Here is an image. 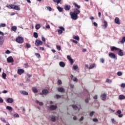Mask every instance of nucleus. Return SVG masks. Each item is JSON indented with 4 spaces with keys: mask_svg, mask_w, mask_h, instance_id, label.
I'll return each mask as SVG.
<instances>
[{
    "mask_svg": "<svg viewBox=\"0 0 125 125\" xmlns=\"http://www.w3.org/2000/svg\"><path fill=\"white\" fill-rule=\"evenodd\" d=\"M6 26V24L5 23H0V28L5 27Z\"/></svg>",
    "mask_w": 125,
    "mask_h": 125,
    "instance_id": "obj_38",
    "label": "nucleus"
},
{
    "mask_svg": "<svg viewBox=\"0 0 125 125\" xmlns=\"http://www.w3.org/2000/svg\"><path fill=\"white\" fill-rule=\"evenodd\" d=\"M21 93L23 95H28V92L25 90L21 91Z\"/></svg>",
    "mask_w": 125,
    "mask_h": 125,
    "instance_id": "obj_17",
    "label": "nucleus"
},
{
    "mask_svg": "<svg viewBox=\"0 0 125 125\" xmlns=\"http://www.w3.org/2000/svg\"><path fill=\"white\" fill-rule=\"evenodd\" d=\"M35 55L38 58H40L41 57V55L38 53H35Z\"/></svg>",
    "mask_w": 125,
    "mask_h": 125,
    "instance_id": "obj_43",
    "label": "nucleus"
},
{
    "mask_svg": "<svg viewBox=\"0 0 125 125\" xmlns=\"http://www.w3.org/2000/svg\"><path fill=\"white\" fill-rule=\"evenodd\" d=\"M73 5L74 6L77 8L74 9L73 12H70L69 14L71 16V18L73 20H77L79 19L78 15L81 14V6L78 5L76 2H74Z\"/></svg>",
    "mask_w": 125,
    "mask_h": 125,
    "instance_id": "obj_1",
    "label": "nucleus"
},
{
    "mask_svg": "<svg viewBox=\"0 0 125 125\" xmlns=\"http://www.w3.org/2000/svg\"><path fill=\"white\" fill-rule=\"evenodd\" d=\"M58 83L59 85L62 84V81L61 80H58Z\"/></svg>",
    "mask_w": 125,
    "mask_h": 125,
    "instance_id": "obj_52",
    "label": "nucleus"
},
{
    "mask_svg": "<svg viewBox=\"0 0 125 125\" xmlns=\"http://www.w3.org/2000/svg\"><path fill=\"white\" fill-rule=\"evenodd\" d=\"M94 114H95V111H91V112L90 113V114H89V116H90V117H92V116L94 115Z\"/></svg>",
    "mask_w": 125,
    "mask_h": 125,
    "instance_id": "obj_49",
    "label": "nucleus"
},
{
    "mask_svg": "<svg viewBox=\"0 0 125 125\" xmlns=\"http://www.w3.org/2000/svg\"><path fill=\"white\" fill-rule=\"evenodd\" d=\"M16 42L20 44H22L24 42V39L23 37L19 36L16 38Z\"/></svg>",
    "mask_w": 125,
    "mask_h": 125,
    "instance_id": "obj_2",
    "label": "nucleus"
},
{
    "mask_svg": "<svg viewBox=\"0 0 125 125\" xmlns=\"http://www.w3.org/2000/svg\"><path fill=\"white\" fill-rule=\"evenodd\" d=\"M114 22L115 23L117 24H121V22H120V19L118 17H116L115 20H114Z\"/></svg>",
    "mask_w": 125,
    "mask_h": 125,
    "instance_id": "obj_11",
    "label": "nucleus"
},
{
    "mask_svg": "<svg viewBox=\"0 0 125 125\" xmlns=\"http://www.w3.org/2000/svg\"><path fill=\"white\" fill-rule=\"evenodd\" d=\"M93 121L94 122H97L99 121V120L97 119V118H94L93 119Z\"/></svg>",
    "mask_w": 125,
    "mask_h": 125,
    "instance_id": "obj_55",
    "label": "nucleus"
},
{
    "mask_svg": "<svg viewBox=\"0 0 125 125\" xmlns=\"http://www.w3.org/2000/svg\"><path fill=\"white\" fill-rule=\"evenodd\" d=\"M58 91L60 92H64L65 89L63 87H59L58 88Z\"/></svg>",
    "mask_w": 125,
    "mask_h": 125,
    "instance_id": "obj_18",
    "label": "nucleus"
},
{
    "mask_svg": "<svg viewBox=\"0 0 125 125\" xmlns=\"http://www.w3.org/2000/svg\"><path fill=\"white\" fill-rule=\"evenodd\" d=\"M17 30V27L16 26H13L11 27V30H12L14 32H16V30Z\"/></svg>",
    "mask_w": 125,
    "mask_h": 125,
    "instance_id": "obj_26",
    "label": "nucleus"
},
{
    "mask_svg": "<svg viewBox=\"0 0 125 125\" xmlns=\"http://www.w3.org/2000/svg\"><path fill=\"white\" fill-rule=\"evenodd\" d=\"M13 102H14V100L12 98H8L7 99L6 102L7 103L12 104L13 103Z\"/></svg>",
    "mask_w": 125,
    "mask_h": 125,
    "instance_id": "obj_14",
    "label": "nucleus"
},
{
    "mask_svg": "<svg viewBox=\"0 0 125 125\" xmlns=\"http://www.w3.org/2000/svg\"><path fill=\"white\" fill-rule=\"evenodd\" d=\"M70 78H71V80H72L74 82H78V80L77 78L76 77H74L73 75H71Z\"/></svg>",
    "mask_w": 125,
    "mask_h": 125,
    "instance_id": "obj_13",
    "label": "nucleus"
},
{
    "mask_svg": "<svg viewBox=\"0 0 125 125\" xmlns=\"http://www.w3.org/2000/svg\"><path fill=\"white\" fill-rule=\"evenodd\" d=\"M32 91L34 93H37L38 92V90L35 87L32 88Z\"/></svg>",
    "mask_w": 125,
    "mask_h": 125,
    "instance_id": "obj_27",
    "label": "nucleus"
},
{
    "mask_svg": "<svg viewBox=\"0 0 125 125\" xmlns=\"http://www.w3.org/2000/svg\"><path fill=\"white\" fill-rule=\"evenodd\" d=\"M10 53H11V51L9 50H7L5 51V54H10Z\"/></svg>",
    "mask_w": 125,
    "mask_h": 125,
    "instance_id": "obj_53",
    "label": "nucleus"
},
{
    "mask_svg": "<svg viewBox=\"0 0 125 125\" xmlns=\"http://www.w3.org/2000/svg\"><path fill=\"white\" fill-rule=\"evenodd\" d=\"M69 61L71 63V64H73L74 63V61H73V59L72 58H71V59L69 60Z\"/></svg>",
    "mask_w": 125,
    "mask_h": 125,
    "instance_id": "obj_51",
    "label": "nucleus"
},
{
    "mask_svg": "<svg viewBox=\"0 0 125 125\" xmlns=\"http://www.w3.org/2000/svg\"><path fill=\"white\" fill-rule=\"evenodd\" d=\"M43 44V42L39 40H37L35 42V45L37 46L42 45Z\"/></svg>",
    "mask_w": 125,
    "mask_h": 125,
    "instance_id": "obj_4",
    "label": "nucleus"
},
{
    "mask_svg": "<svg viewBox=\"0 0 125 125\" xmlns=\"http://www.w3.org/2000/svg\"><path fill=\"white\" fill-rule=\"evenodd\" d=\"M121 87L123 88H125V83H122Z\"/></svg>",
    "mask_w": 125,
    "mask_h": 125,
    "instance_id": "obj_63",
    "label": "nucleus"
},
{
    "mask_svg": "<svg viewBox=\"0 0 125 125\" xmlns=\"http://www.w3.org/2000/svg\"><path fill=\"white\" fill-rule=\"evenodd\" d=\"M57 8L60 12H62L63 10V8L60 6H58Z\"/></svg>",
    "mask_w": 125,
    "mask_h": 125,
    "instance_id": "obj_28",
    "label": "nucleus"
},
{
    "mask_svg": "<svg viewBox=\"0 0 125 125\" xmlns=\"http://www.w3.org/2000/svg\"><path fill=\"white\" fill-rule=\"evenodd\" d=\"M73 39L78 41H80V37L78 36H74Z\"/></svg>",
    "mask_w": 125,
    "mask_h": 125,
    "instance_id": "obj_33",
    "label": "nucleus"
},
{
    "mask_svg": "<svg viewBox=\"0 0 125 125\" xmlns=\"http://www.w3.org/2000/svg\"><path fill=\"white\" fill-rule=\"evenodd\" d=\"M67 58L68 60H70L72 59L70 55H67Z\"/></svg>",
    "mask_w": 125,
    "mask_h": 125,
    "instance_id": "obj_59",
    "label": "nucleus"
},
{
    "mask_svg": "<svg viewBox=\"0 0 125 125\" xmlns=\"http://www.w3.org/2000/svg\"><path fill=\"white\" fill-rule=\"evenodd\" d=\"M13 9L15 10L19 11L21 10V8L19 6H18V5H15L13 7Z\"/></svg>",
    "mask_w": 125,
    "mask_h": 125,
    "instance_id": "obj_23",
    "label": "nucleus"
},
{
    "mask_svg": "<svg viewBox=\"0 0 125 125\" xmlns=\"http://www.w3.org/2000/svg\"><path fill=\"white\" fill-rule=\"evenodd\" d=\"M7 61L8 63H11L14 62V59L12 56L9 57L7 59Z\"/></svg>",
    "mask_w": 125,
    "mask_h": 125,
    "instance_id": "obj_8",
    "label": "nucleus"
},
{
    "mask_svg": "<svg viewBox=\"0 0 125 125\" xmlns=\"http://www.w3.org/2000/svg\"><path fill=\"white\" fill-rule=\"evenodd\" d=\"M59 29L58 30V33L59 35H61L62 34L63 31H65V28L63 27V26H60Z\"/></svg>",
    "mask_w": 125,
    "mask_h": 125,
    "instance_id": "obj_3",
    "label": "nucleus"
},
{
    "mask_svg": "<svg viewBox=\"0 0 125 125\" xmlns=\"http://www.w3.org/2000/svg\"><path fill=\"white\" fill-rule=\"evenodd\" d=\"M118 50L119 51L118 52V55H119L120 56H124V52H123V51L122 50V49H119Z\"/></svg>",
    "mask_w": 125,
    "mask_h": 125,
    "instance_id": "obj_20",
    "label": "nucleus"
},
{
    "mask_svg": "<svg viewBox=\"0 0 125 125\" xmlns=\"http://www.w3.org/2000/svg\"><path fill=\"white\" fill-rule=\"evenodd\" d=\"M111 122L114 124H115V125L118 124V122H117V121H115V119H114V118H112Z\"/></svg>",
    "mask_w": 125,
    "mask_h": 125,
    "instance_id": "obj_37",
    "label": "nucleus"
},
{
    "mask_svg": "<svg viewBox=\"0 0 125 125\" xmlns=\"http://www.w3.org/2000/svg\"><path fill=\"white\" fill-rule=\"evenodd\" d=\"M95 66H96V64H95V63L92 64L89 67V69H92L93 68H94Z\"/></svg>",
    "mask_w": 125,
    "mask_h": 125,
    "instance_id": "obj_30",
    "label": "nucleus"
},
{
    "mask_svg": "<svg viewBox=\"0 0 125 125\" xmlns=\"http://www.w3.org/2000/svg\"><path fill=\"white\" fill-rule=\"evenodd\" d=\"M71 8V6L70 5H66L64 6V9L65 11H69Z\"/></svg>",
    "mask_w": 125,
    "mask_h": 125,
    "instance_id": "obj_9",
    "label": "nucleus"
},
{
    "mask_svg": "<svg viewBox=\"0 0 125 125\" xmlns=\"http://www.w3.org/2000/svg\"><path fill=\"white\" fill-rule=\"evenodd\" d=\"M41 27V26L40 24H37L35 26V28L37 30L40 29Z\"/></svg>",
    "mask_w": 125,
    "mask_h": 125,
    "instance_id": "obj_31",
    "label": "nucleus"
},
{
    "mask_svg": "<svg viewBox=\"0 0 125 125\" xmlns=\"http://www.w3.org/2000/svg\"><path fill=\"white\" fill-rule=\"evenodd\" d=\"M25 71L23 69H18L17 71L18 74L21 75L24 73Z\"/></svg>",
    "mask_w": 125,
    "mask_h": 125,
    "instance_id": "obj_6",
    "label": "nucleus"
},
{
    "mask_svg": "<svg viewBox=\"0 0 125 125\" xmlns=\"http://www.w3.org/2000/svg\"><path fill=\"white\" fill-rule=\"evenodd\" d=\"M119 99L120 100L125 99V96L124 95H120L119 96Z\"/></svg>",
    "mask_w": 125,
    "mask_h": 125,
    "instance_id": "obj_22",
    "label": "nucleus"
},
{
    "mask_svg": "<svg viewBox=\"0 0 125 125\" xmlns=\"http://www.w3.org/2000/svg\"><path fill=\"white\" fill-rule=\"evenodd\" d=\"M46 8L49 11V12H51L52 11V9L51 7L50 6H46Z\"/></svg>",
    "mask_w": 125,
    "mask_h": 125,
    "instance_id": "obj_45",
    "label": "nucleus"
},
{
    "mask_svg": "<svg viewBox=\"0 0 125 125\" xmlns=\"http://www.w3.org/2000/svg\"><path fill=\"white\" fill-rule=\"evenodd\" d=\"M51 121L52 122H55L56 121V117L55 116H53L51 118Z\"/></svg>",
    "mask_w": 125,
    "mask_h": 125,
    "instance_id": "obj_40",
    "label": "nucleus"
},
{
    "mask_svg": "<svg viewBox=\"0 0 125 125\" xmlns=\"http://www.w3.org/2000/svg\"><path fill=\"white\" fill-rule=\"evenodd\" d=\"M8 93V91L7 90H4L3 91H2V93L3 94H6Z\"/></svg>",
    "mask_w": 125,
    "mask_h": 125,
    "instance_id": "obj_62",
    "label": "nucleus"
},
{
    "mask_svg": "<svg viewBox=\"0 0 125 125\" xmlns=\"http://www.w3.org/2000/svg\"><path fill=\"white\" fill-rule=\"evenodd\" d=\"M26 48H31V45L29 43H26Z\"/></svg>",
    "mask_w": 125,
    "mask_h": 125,
    "instance_id": "obj_50",
    "label": "nucleus"
},
{
    "mask_svg": "<svg viewBox=\"0 0 125 125\" xmlns=\"http://www.w3.org/2000/svg\"><path fill=\"white\" fill-rule=\"evenodd\" d=\"M117 75L118 76H121L123 75V73L122 72H121V71H118L117 72Z\"/></svg>",
    "mask_w": 125,
    "mask_h": 125,
    "instance_id": "obj_47",
    "label": "nucleus"
},
{
    "mask_svg": "<svg viewBox=\"0 0 125 125\" xmlns=\"http://www.w3.org/2000/svg\"><path fill=\"white\" fill-rule=\"evenodd\" d=\"M3 103V100L2 98L0 97V103Z\"/></svg>",
    "mask_w": 125,
    "mask_h": 125,
    "instance_id": "obj_61",
    "label": "nucleus"
},
{
    "mask_svg": "<svg viewBox=\"0 0 125 125\" xmlns=\"http://www.w3.org/2000/svg\"><path fill=\"white\" fill-rule=\"evenodd\" d=\"M62 1V0H53V2L57 3V4H60Z\"/></svg>",
    "mask_w": 125,
    "mask_h": 125,
    "instance_id": "obj_36",
    "label": "nucleus"
},
{
    "mask_svg": "<svg viewBox=\"0 0 125 125\" xmlns=\"http://www.w3.org/2000/svg\"><path fill=\"white\" fill-rule=\"evenodd\" d=\"M117 113L119 114H122V111H121V110H118L117 111Z\"/></svg>",
    "mask_w": 125,
    "mask_h": 125,
    "instance_id": "obj_60",
    "label": "nucleus"
},
{
    "mask_svg": "<svg viewBox=\"0 0 125 125\" xmlns=\"http://www.w3.org/2000/svg\"><path fill=\"white\" fill-rule=\"evenodd\" d=\"M36 103L37 104H39V105H40V106H42V105H43V103L42 102H40V101H39L38 100H36Z\"/></svg>",
    "mask_w": 125,
    "mask_h": 125,
    "instance_id": "obj_25",
    "label": "nucleus"
},
{
    "mask_svg": "<svg viewBox=\"0 0 125 125\" xmlns=\"http://www.w3.org/2000/svg\"><path fill=\"white\" fill-rule=\"evenodd\" d=\"M42 41L43 42H46L45 38L44 37H42Z\"/></svg>",
    "mask_w": 125,
    "mask_h": 125,
    "instance_id": "obj_58",
    "label": "nucleus"
},
{
    "mask_svg": "<svg viewBox=\"0 0 125 125\" xmlns=\"http://www.w3.org/2000/svg\"><path fill=\"white\" fill-rule=\"evenodd\" d=\"M110 49L111 51L114 52L115 51H119V50H120V48H117V47L115 46H112Z\"/></svg>",
    "mask_w": 125,
    "mask_h": 125,
    "instance_id": "obj_12",
    "label": "nucleus"
},
{
    "mask_svg": "<svg viewBox=\"0 0 125 125\" xmlns=\"http://www.w3.org/2000/svg\"><path fill=\"white\" fill-rule=\"evenodd\" d=\"M72 42H73V43H76V44H78V41H76V40H72Z\"/></svg>",
    "mask_w": 125,
    "mask_h": 125,
    "instance_id": "obj_57",
    "label": "nucleus"
},
{
    "mask_svg": "<svg viewBox=\"0 0 125 125\" xmlns=\"http://www.w3.org/2000/svg\"><path fill=\"white\" fill-rule=\"evenodd\" d=\"M106 98H107V94L105 93L102 94V95H101V99L103 101H104L105 100H106Z\"/></svg>",
    "mask_w": 125,
    "mask_h": 125,
    "instance_id": "obj_7",
    "label": "nucleus"
},
{
    "mask_svg": "<svg viewBox=\"0 0 125 125\" xmlns=\"http://www.w3.org/2000/svg\"><path fill=\"white\" fill-rule=\"evenodd\" d=\"M123 114H119V115H118V117L119 118H122L123 117Z\"/></svg>",
    "mask_w": 125,
    "mask_h": 125,
    "instance_id": "obj_64",
    "label": "nucleus"
},
{
    "mask_svg": "<svg viewBox=\"0 0 125 125\" xmlns=\"http://www.w3.org/2000/svg\"><path fill=\"white\" fill-rule=\"evenodd\" d=\"M6 108L9 111H12L13 110V108L11 106L8 105L6 107Z\"/></svg>",
    "mask_w": 125,
    "mask_h": 125,
    "instance_id": "obj_29",
    "label": "nucleus"
},
{
    "mask_svg": "<svg viewBox=\"0 0 125 125\" xmlns=\"http://www.w3.org/2000/svg\"><path fill=\"white\" fill-rule=\"evenodd\" d=\"M72 107L74 109H76L77 108L78 109V106L75 104L72 105Z\"/></svg>",
    "mask_w": 125,
    "mask_h": 125,
    "instance_id": "obj_42",
    "label": "nucleus"
},
{
    "mask_svg": "<svg viewBox=\"0 0 125 125\" xmlns=\"http://www.w3.org/2000/svg\"><path fill=\"white\" fill-rule=\"evenodd\" d=\"M51 110H55L58 108L57 105H51L49 107Z\"/></svg>",
    "mask_w": 125,
    "mask_h": 125,
    "instance_id": "obj_10",
    "label": "nucleus"
},
{
    "mask_svg": "<svg viewBox=\"0 0 125 125\" xmlns=\"http://www.w3.org/2000/svg\"><path fill=\"white\" fill-rule=\"evenodd\" d=\"M6 76H7V75L5 73L3 72L2 73V77L3 79H6Z\"/></svg>",
    "mask_w": 125,
    "mask_h": 125,
    "instance_id": "obj_35",
    "label": "nucleus"
},
{
    "mask_svg": "<svg viewBox=\"0 0 125 125\" xmlns=\"http://www.w3.org/2000/svg\"><path fill=\"white\" fill-rule=\"evenodd\" d=\"M14 117L15 118H19V117H20V115H19V114L16 113V114H14Z\"/></svg>",
    "mask_w": 125,
    "mask_h": 125,
    "instance_id": "obj_48",
    "label": "nucleus"
},
{
    "mask_svg": "<svg viewBox=\"0 0 125 125\" xmlns=\"http://www.w3.org/2000/svg\"><path fill=\"white\" fill-rule=\"evenodd\" d=\"M56 48L58 51H61V46L60 45H56Z\"/></svg>",
    "mask_w": 125,
    "mask_h": 125,
    "instance_id": "obj_44",
    "label": "nucleus"
},
{
    "mask_svg": "<svg viewBox=\"0 0 125 125\" xmlns=\"http://www.w3.org/2000/svg\"><path fill=\"white\" fill-rule=\"evenodd\" d=\"M6 7L9 9H13V7H12V4H7Z\"/></svg>",
    "mask_w": 125,
    "mask_h": 125,
    "instance_id": "obj_32",
    "label": "nucleus"
},
{
    "mask_svg": "<svg viewBox=\"0 0 125 125\" xmlns=\"http://www.w3.org/2000/svg\"><path fill=\"white\" fill-rule=\"evenodd\" d=\"M108 56L110 58L112 59L116 58V55L114 54V53H111L108 54Z\"/></svg>",
    "mask_w": 125,
    "mask_h": 125,
    "instance_id": "obj_15",
    "label": "nucleus"
},
{
    "mask_svg": "<svg viewBox=\"0 0 125 125\" xmlns=\"http://www.w3.org/2000/svg\"><path fill=\"white\" fill-rule=\"evenodd\" d=\"M4 43L3 37L0 36V45H2Z\"/></svg>",
    "mask_w": 125,
    "mask_h": 125,
    "instance_id": "obj_21",
    "label": "nucleus"
},
{
    "mask_svg": "<svg viewBox=\"0 0 125 125\" xmlns=\"http://www.w3.org/2000/svg\"><path fill=\"white\" fill-rule=\"evenodd\" d=\"M104 24L102 25V27L104 29H107V27H108V22L105 20L104 21Z\"/></svg>",
    "mask_w": 125,
    "mask_h": 125,
    "instance_id": "obj_5",
    "label": "nucleus"
},
{
    "mask_svg": "<svg viewBox=\"0 0 125 125\" xmlns=\"http://www.w3.org/2000/svg\"><path fill=\"white\" fill-rule=\"evenodd\" d=\"M109 111L112 112V113L115 112V110H113L111 108H109Z\"/></svg>",
    "mask_w": 125,
    "mask_h": 125,
    "instance_id": "obj_56",
    "label": "nucleus"
},
{
    "mask_svg": "<svg viewBox=\"0 0 125 125\" xmlns=\"http://www.w3.org/2000/svg\"><path fill=\"white\" fill-rule=\"evenodd\" d=\"M93 25H94V26H95L96 27H98V23L96 22H93Z\"/></svg>",
    "mask_w": 125,
    "mask_h": 125,
    "instance_id": "obj_54",
    "label": "nucleus"
},
{
    "mask_svg": "<svg viewBox=\"0 0 125 125\" xmlns=\"http://www.w3.org/2000/svg\"><path fill=\"white\" fill-rule=\"evenodd\" d=\"M0 120H1L3 123H6V121L5 118H4L3 117H1V118H0Z\"/></svg>",
    "mask_w": 125,
    "mask_h": 125,
    "instance_id": "obj_41",
    "label": "nucleus"
},
{
    "mask_svg": "<svg viewBox=\"0 0 125 125\" xmlns=\"http://www.w3.org/2000/svg\"><path fill=\"white\" fill-rule=\"evenodd\" d=\"M79 68V67L78 65H74L73 66V69L75 70H77Z\"/></svg>",
    "mask_w": 125,
    "mask_h": 125,
    "instance_id": "obj_39",
    "label": "nucleus"
},
{
    "mask_svg": "<svg viewBox=\"0 0 125 125\" xmlns=\"http://www.w3.org/2000/svg\"><path fill=\"white\" fill-rule=\"evenodd\" d=\"M125 42V36L123 37L122 40L118 42V43H124Z\"/></svg>",
    "mask_w": 125,
    "mask_h": 125,
    "instance_id": "obj_24",
    "label": "nucleus"
},
{
    "mask_svg": "<svg viewBox=\"0 0 125 125\" xmlns=\"http://www.w3.org/2000/svg\"><path fill=\"white\" fill-rule=\"evenodd\" d=\"M33 36L34 38H38L39 37V35H38V33L37 32H34L33 33Z\"/></svg>",
    "mask_w": 125,
    "mask_h": 125,
    "instance_id": "obj_34",
    "label": "nucleus"
},
{
    "mask_svg": "<svg viewBox=\"0 0 125 125\" xmlns=\"http://www.w3.org/2000/svg\"><path fill=\"white\" fill-rule=\"evenodd\" d=\"M59 65L61 67H64L65 66L66 64L63 62L62 61L59 62Z\"/></svg>",
    "mask_w": 125,
    "mask_h": 125,
    "instance_id": "obj_16",
    "label": "nucleus"
},
{
    "mask_svg": "<svg viewBox=\"0 0 125 125\" xmlns=\"http://www.w3.org/2000/svg\"><path fill=\"white\" fill-rule=\"evenodd\" d=\"M48 92L49 91L47 89H43L42 90V93L44 95H46L48 93Z\"/></svg>",
    "mask_w": 125,
    "mask_h": 125,
    "instance_id": "obj_19",
    "label": "nucleus"
},
{
    "mask_svg": "<svg viewBox=\"0 0 125 125\" xmlns=\"http://www.w3.org/2000/svg\"><path fill=\"white\" fill-rule=\"evenodd\" d=\"M106 82L107 83H112V80H111L109 79H107L106 80Z\"/></svg>",
    "mask_w": 125,
    "mask_h": 125,
    "instance_id": "obj_46",
    "label": "nucleus"
}]
</instances>
